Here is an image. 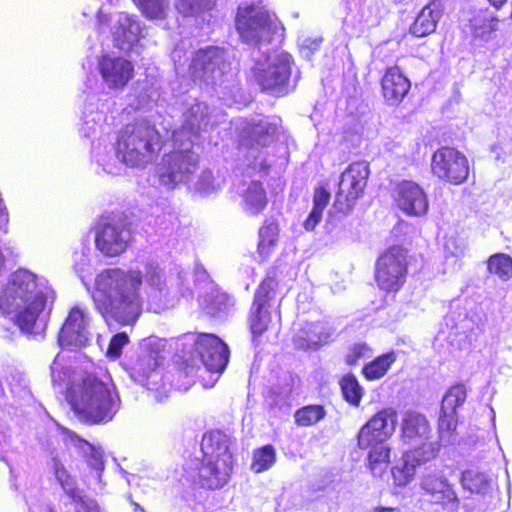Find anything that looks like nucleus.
<instances>
[{
  "mask_svg": "<svg viewBox=\"0 0 512 512\" xmlns=\"http://www.w3.org/2000/svg\"><path fill=\"white\" fill-rule=\"evenodd\" d=\"M143 276L137 270L107 269L96 278L93 301L107 325H133L142 311L139 290Z\"/></svg>",
  "mask_w": 512,
  "mask_h": 512,
  "instance_id": "nucleus-1",
  "label": "nucleus"
},
{
  "mask_svg": "<svg viewBox=\"0 0 512 512\" xmlns=\"http://www.w3.org/2000/svg\"><path fill=\"white\" fill-rule=\"evenodd\" d=\"M52 291L45 280L38 279L28 270H18L0 296V309L3 313L15 314L16 324L26 333H39L45 323L40 318Z\"/></svg>",
  "mask_w": 512,
  "mask_h": 512,
  "instance_id": "nucleus-2",
  "label": "nucleus"
},
{
  "mask_svg": "<svg viewBox=\"0 0 512 512\" xmlns=\"http://www.w3.org/2000/svg\"><path fill=\"white\" fill-rule=\"evenodd\" d=\"M68 403L79 421L90 424L110 422L121 406V399L109 377L88 374L68 391Z\"/></svg>",
  "mask_w": 512,
  "mask_h": 512,
  "instance_id": "nucleus-3",
  "label": "nucleus"
},
{
  "mask_svg": "<svg viewBox=\"0 0 512 512\" xmlns=\"http://www.w3.org/2000/svg\"><path fill=\"white\" fill-rule=\"evenodd\" d=\"M161 149L160 134L148 121L127 125L116 143V156L127 166L142 167L152 162Z\"/></svg>",
  "mask_w": 512,
  "mask_h": 512,
  "instance_id": "nucleus-4",
  "label": "nucleus"
},
{
  "mask_svg": "<svg viewBox=\"0 0 512 512\" xmlns=\"http://www.w3.org/2000/svg\"><path fill=\"white\" fill-rule=\"evenodd\" d=\"M203 458L199 467L201 484L209 489L224 486L231 475L233 456L229 451V439L221 431L206 433L201 442Z\"/></svg>",
  "mask_w": 512,
  "mask_h": 512,
  "instance_id": "nucleus-5",
  "label": "nucleus"
},
{
  "mask_svg": "<svg viewBox=\"0 0 512 512\" xmlns=\"http://www.w3.org/2000/svg\"><path fill=\"white\" fill-rule=\"evenodd\" d=\"M291 69V55L287 52H274L255 57L252 73L263 91L279 97L288 94L294 88L290 81Z\"/></svg>",
  "mask_w": 512,
  "mask_h": 512,
  "instance_id": "nucleus-6",
  "label": "nucleus"
},
{
  "mask_svg": "<svg viewBox=\"0 0 512 512\" xmlns=\"http://www.w3.org/2000/svg\"><path fill=\"white\" fill-rule=\"evenodd\" d=\"M174 143V150L165 154L157 165V176L161 185L174 189L187 183L199 166V155L193 150L195 144L181 140Z\"/></svg>",
  "mask_w": 512,
  "mask_h": 512,
  "instance_id": "nucleus-7",
  "label": "nucleus"
},
{
  "mask_svg": "<svg viewBox=\"0 0 512 512\" xmlns=\"http://www.w3.org/2000/svg\"><path fill=\"white\" fill-rule=\"evenodd\" d=\"M236 29L246 43L268 44L279 31V23L261 4L243 3L238 7Z\"/></svg>",
  "mask_w": 512,
  "mask_h": 512,
  "instance_id": "nucleus-8",
  "label": "nucleus"
},
{
  "mask_svg": "<svg viewBox=\"0 0 512 512\" xmlns=\"http://www.w3.org/2000/svg\"><path fill=\"white\" fill-rule=\"evenodd\" d=\"M230 64L226 60V53L218 47H208L197 51L189 66V73L193 80L207 86L222 87L227 78V69Z\"/></svg>",
  "mask_w": 512,
  "mask_h": 512,
  "instance_id": "nucleus-9",
  "label": "nucleus"
},
{
  "mask_svg": "<svg viewBox=\"0 0 512 512\" xmlns=\"http://www.w3.org/2000/svg\"><path fill=\"white\" fill-rule=\"evenodd\" d=\"M369 174V164L365 161L354 162L342 172L334 203L340 212L348 213L363 196Z\"/></svg>",
  "mask_w": 512,
  "mask_h": 512,
  "instance_id": "nucleus-10",
  "label": "nucleus"
},
{
  "mask_svg": "<svg viewBox=\"0 0 512 512\" xmlns=\"http://www.w3.org/2000/svg\"><path fill=\"white\" fill-rule=\"evenodd\" d=\"M131 240V231L125 219L109 216L102 219L95 233V246L103 255L115 257L122 254Z\"/></svg>",
  "mask_w": 512,
  "mask_h": 512,
  "instance_id": "nucleus-11",
  "label": "nucleus"
},
{
  "mask_svg": "<svg viewBox=\"0 0 512 512\" xmlns=\"http://www.w3.org/2000/svg\"><path fill=\"white\" fill-rule=\"evenodd\" d=\"M407 275V253L394 246L385 251L377 260L375 278L380 289L387 292L398 291Z\"/></svg>",
  "mask_w": 512,
  "mask_h": 512,
  "instance_id": "nucleus-12",
  "label": "nucleus"
},
{
  "mask_svg": "<svg viewBox=\"0 0 512 512\" xmlns=\"http://www.w3.org/2000/svg\"><path fill=\"white\" fill-rule=\"evenodd\" d=\"M431 169L436 177L453 185L464 183L469 175L466 156L451 147H442L434 152Z\"/></svg>",
  "mask_w": 512,
  "mask_h": 512,
  "instance_id": "nucleus-13",
  "label": "nucleus"
},
{
  "mask_svg": "<svg viewBox=\"0 0 512 512\" xmlns=\"http://www.w3.org/2000/svg\"><path fill=\"white\" fill-rule=\"evenodd\" d=\"M276 282L273 278H266L261 282L255 292L254 300L248 314V324L253 339L262 335L271 322V300L275 297Z\"/></svg>",
  "mask_w": 512,
  "mask_h": 512,
  "instance_id": "nucleus-14",
  "label": "nucleus"
},
{
  "mask_svg": "<svg viewBox=\"0 0 512 512\" xmlns=\"http://www.w3.org/2000/svg\"><path fill=\"white\" fill-rule=\"evenodd\" d=\"M91 317L89 311L76 305L70 311L59 332L58 342L62 347H83L91 339Z\"/></svg>",
  "mask_w": 512,
  "mask_h": 512,
  "instance_id": "nucleus-15",
  "label": "nucleus"
},
{
  "mask_svg": "<svg viewBox=\"0 0 512 512\" xmlns=\"http://www.w3.org/2000/svg\"><path fill=\"white\" fill-rule=\"evenodd\" d=\"M397 412L386 408L376 413L358 433V446L367 449L374 444H382L389 439L396 429Z\"/></svg>",
  "mask_w": 512,
  "mask_h": 512,
  "instance_id": "nucleus-16",
  "label": "nucleus"
},
{
  "mask_svg": "<svg viewBox=\"0 0 512 512\" xmlns=\"http://www.w3.org/2000/svg\"><path fill=\"white\" fill-rule=\"evenodd\" d=\"M38 444L41 450L47 456V466L57 482L62 488L71 492V479L69 471L66 469L60 448V433L58 430L42 431L37 436Z\"/></svg>",
  "mask_w": 512,
  "mask_h": 512,
  "instance_id": "nucleus-17",
  "label": "nucleus"
},
{
  "mask_svg": "<svg viewBox=\"0 0 512 512\" xmlns=\"http://www.w3.org/2000/svg\"><path fill=\"white\" fill-rule=\"evenodd\" d=\"M194 349L208 371L223 372L228 363L229 350L219 337L214 334L200 333L194 340Z\"/></svg>",
  "mask_w": 512,
  "mask_h": 512,
  "instance_id": "nucleus-18",
  "label": "nucleus"
},
{
  "mask_svg": "<svg viewBox=\"0 0 512 512\" xmlns=\"http://www.w3.org/2000/svg\"><path fill=\"white\" fill-rule=\"evenodd\" d=\"M210 124V110L206 103L195 101L189 104L182 116L181 127L172 133V141L177 143L181 140L195 144L201 131Z\"/></svg>",
  "mask_w": 512,
  "mask_h": 512,
  "instance_id": "nucleus-19",
  "label": "nucleus"
},
{
  "mask_svg": "<svg viewBox=\"0 0 512 512\" xmlns=\"http://www.w3.org/2000/svg\"><path fill=\"white\" fill-rule=\"evenodd\" d=\"M97 68L103 83L111 90H122L134 75L132 62L113 54L101 56Z\"/></svg>",
  "mask_w": 512,
  "mask_h": 512,
  "instance_id": "nucleus-20",
  "label": "nucleus"
},
{
  "mask_svg": "<svg viewBox=\"0 0 512 512\" xmlns=\"http://www.w3.org/2000/svg\"><path fill=\"white\" fill-rule=\"evenodd\" d=\"M420 487L425 495L429 496L431 503L440 505L447 512H456L459 507V499L447 478L436 472H430L422 476Z\"/></svg>",
  "mask_w": 512,
  "mask_h": 512,
  "instance_id": "nucleus-21",
  "label": "nucleus"
},
{
  "mask_svg": "<svg viewBox=\"0 0 512 512\" xmlns=\"http://www.w3.org/2000/svg\"><path fill=\"white\" fill-rule=\"evenodd\" d=\"M145 280L149 286L147 299L150 310L160 313L174 305L175 295L168 286L163 270L158 265H146Z\"/></svg>",
  "mask_w": 512,
  "mask_h": 512,
  "instance_id": "nucleus-22",
  "label": "nucleus"
},
{
  "mask_svg": "<svg viewBox=\"0 0 512 512\" xmlns=\"http://www.w3.org/2000/svg\"><path fill=\"white\" fill-rule=\"evenodd\" d=\"M395 201L399 209L409 216H424L429 209L427 194L412 181H402L397 185Z\"/></svg>",
  "mask_w": 512,
  "mask_h": 512,
  "instance_id": "nucleus-23",
  "label": "nucleus"
},
{
  "mask_svg": "<svg viewBox=\"0 0 512 512\" xmlns=\"http://www.w3.org/2000/svg\"><path fill=\"white\" fill-rule=\"evenodd\" d=\"M281 120L277 117L253 118L241 129V137L246 145L265 147L272 143L279 133Z\"/></svg>",
  "mask_w": 512,
  "mask_h": 512,
  "instance_id": "nucleus-24",
  "label": "nucleus"
},
{
  "mask_svg": "<svg viewBox=\"0 0 512 512\" xmlns=\"http://www.w3.org/2000/svg\"><path fill=\"white\" fill-rule=\"evenodd\" d=\"M143 26L134 16L119 13L111 28L114 45L123 51H129L142 36Z\"/></svg>",
  "mask_w": 512,
  "mask_h": 512,
  "instance_id": "nucleus-25",
  "label": "nucleus"
},
{
  "mask_svg": "<svg viewBox=\"0 0 512 512\" xmlns=\"http://www.w3.org/2000/svg\"><path fill=\"white\" fill-rule=\"evenodd\" d=\"M401 438L406 445H417L432 438V429L425 415L409 410L401 423Z\"/></svg>",
  "mask_w": 512,
  "mask_h": 512,
  "instance_id": "nucleus-26",
  "label": "nucleus"
},
{
  "mask_svg": "<svg viewBox=\"0 0 512 512\" xmlns=\"http://www.w3.org/2000/svg\"><path fill=\"white\" fill-rule=\"evenodd\" d=\"M461 484L465 490L483 496L487 505L495 504V500L498 499L495 481L483 472L476 470L464 471L461 476Z\"/></svg>",
  "mask_w": 512,
  "mask_h": 512,
  "instance_id": "nucleus-27",
  "label": "nucleus"
},
{
  "mask_svg": "<svg viewBox=\"0 0 512 512\" xmlns=\"http://www.w3.org/2000/svg\"><path fill=\"white\" fill-rule=\"evenodd\" d=\"M410 89V81L398 67L389 68L382 78V91L390 105L399 104Z\"/></svg>",
  "mask_w": 512,
  "mask_h": 512,
  "instance_id": "nucleus-28",
  "label": "nucleus"
},
{
  "mask_svg": "<svg viewBox=\"0 0 512 512\" xmlns=\"http://www.w3.org/2000/svg\"><path fill=\"white\" fill-rule=\"evenodd\" d=\"M160 363L158 352L141 349L137 357L129 366L131 378L141 385H148L151 377L157 374L156 370Z\"/></svg>",
  "mask_w": 512,
  "mask_h": 512,
  "instance_id": "nucleus-29",
  "label": "nucleus"
},
{
  "mask_svg": "<svg viewBox=\"0 0 512 512\" xmlns=\"http://www.w3.org/2000/svg\"><path fill=\"white\" fill-rule=\"evenodd\" d=\"M442 16L440 3L432 1L417 15L410 27V33L416 37H425L433 33Z\"/></svg>",
  "mask_w": 512,
  "mask_h": 512,
  "instance_id": "nucleus-30",
  "label": "nucleus"
},
{
  "mask_svg": "<svg viewBox=\"0 0 512 512\" xmlns=\"http://www.w3.org/2000/svg\"><path fill=\"white\" fill-rule=\"evenodd\" d=\"M330 337V332H324L323 324L316 322L307 324L299 330L293 337V343L298 349H316L322 343L327 342Z\"/></svg>",
  "mask_w": 512,
  "mask_h": 512,
  "instance_id": "nucleus-31",
  "label": "nucleus"
},
{
  "mask_svg": "<svg viewBox=\"0 0 512 512\" xmlns=\"http://www.w3.org/2000/svg\"><path fill=\"white\" fill-rule=\"evenodd\" d=\"M267 205V195L259 181H251L242 194V207L251 214L257 215Z\"/></svg>",
  "mask_w": 512,
  "mask_h": 512,
  "instance_id": "nucleus-32",
  "label": "nucleus"
},
{
  "mask_svg": "<svg viewBox=\"0 0 512 512\" xmlns=\"http://www.w3.org/2000/svg\"><path fill=\"white\" fill-rule=\"evenodd\" d=\"M412 449L406 451L407 459L421 465L437 457L440 452V443L438 441L424 440L417 445H408Z\"/></svg>",
  "mask_w": 512,
  "mask_h": 512,
  "instance_id": "nucleus-33",
  "label": "nucleus"
},
{
  "mask_svg": "<svg viewBox=\"0 0 512 512\" xmlns=\"http://www.w3.org/2000/svg\"><path fill=\"white\" fill-rule=\"evenodd\" d=\"M330 201V193L320 187L317 188L313 196V208L307 219L304 221V228L307 231H312L320 223L323 215V211Z\"/></svg>",
  "mask_w": 512,
  "mask_h": 512,
  "instance_id": "nucleus-34",
  "label": "nucleus"
},
{
  "mask_svg": "<svg viewBox=\"0 0 512 512\" xmlns=\"http://www.w3.org/2000/svg\"><path fill=\"white\" fill-rule=\"evenodd\" d=\"M499 19L496 14L489 9L479 10L471 19V27L476 36L483 37L498 29Z\"/></svg>",
  "mask_w": 512,
  "mask_h": 512,
  "instance_id": "nucleus-35",
  "label": "nucleus"
},
{
  "mask_svg": "<svg viewBox=\"0 0 512 512\" xmlns=\"http://www.w3.org/2000/svg\"><path fill=\"white\" fill-rule=\"evenodd\" d=\"M278 225L274 222H265L259 230V255L266 259L268 258L276 246L278 240Z\"/></svg>",
  "mask_w": 512,
  "mask_h": 512,
  "instance_id": "nucleus-36",
  "label": "nucleus"
},
{
  "mask_svg": "<svg viewBox=\"0 0 512 512\" xmlns=\"http://www.w3.org/2000/svg\"><path fill=\"white\" fill-rule=\"evenodd\" d=\"M71 492L66 488H62L73 505L74 512H100L97 502L83 494L76 486L75 480L71 479Z\"/></svg>",
  "mask_w": 512,
  "mask_h": 512,
  "instance_id": "nucleus-37",
  "label": "nucleus"
},
{
  "mask_svg": "<svg viewBox=\"0 0 512 512\" xmlns=\"http://www.w3.org/2000/svg\"><path fill=\"white\" fill-rule=\"evenodd\" d=\"M368 465L374 476H381L388 467L390 449L382 444H374L370 447Z\"/></svg>",
  "mask_w": 512,
  "mask_h": 512,
  "instance_id": "nucleus-38",
  "label": "nucleus"
},
{
  "mask_svg": "<svg viewBox=\"0 0 512 512\" xmlns=\"http://www.w3.org/2000/svg\"><path fill=\"white\" fill-rule=\"evenodd\" d=\"M395 360L396 355L394 352L383 354L377 357L374 361L365 365L363 373L369 380L379 379L387 373Z\"/></svg>",
  "mask_w": 512,
  "mask_h": 512,
  "instance_id": "nucleus-39",
  "label": "nucleus"
},
{
  "mask_svg": "<svg viewBox=\"0 0 512 512\" xmlns=\"http://www.w3.org/2000/svg\"><path fill=\"white\" fill-rule=\"evenodd\" d=\"M75 446L85 455L88 465L98 473L104 469L103 452L79 437H72Z\"/></svg>",
  "mask_w": 512,
  "mask_h": 512,
  "instance_id": "nucleus-40",
  "label": "nucleus"
},
{
  "mask_svg": "<svg viewBox=\"0 0 512 512\" xmlns=\"http://www.w3.org/2000/svg\"><path fill=\"white\" fill-rule=\"evenodd\" d=\"M467 391L464 385L452 386L444 395L441 412L456 414V409L463 405L466 400Z\"/></svg>",
  "mask_w": 512,
  "mask_h": 512,
  "instance_id": "nucleus-41",
  "label": "nucleus"
},
{
  "mask_svg": "<svg viewBox=\"0 0 512 512\" xmlns=\"http://www.w3.org/2000/svg\"><path fill=\"white\" fill-rule=\"evenodd\" d=\"M487 268L490 273L508 280L512 277V258L506 254H494L489 257Z\"/></svg>",
  "mask_w": 512,
  "mask_h": 512,
  "instance_id": "nucleus-42",
  "label": "nucleus"
},
{
  "mask_svg": "<svg viewBox=\"0 0 512 512\" xmlns=\"http://www.w3.org/2000/svg\"><path fill=\"white\" fill-rule=\"evenodd\" d=\"M418 464L414 463L413 460L407 459V454L404 453L402 457V463L399 466H395L392 469V475L394 483L397 486H406L414 478L416 467Z\"/></svg>",
  "mask_w": 512,
  "mask_h": 512,
  "instance_id": "nucleus-43",
  "label": "nucleus"
},
{
  "mask_svg": "<svg viewBox=\"0 0 512 512\" xmlns=\"http://www.w3.org/2000/svg\"><path fill=\"white\" fill-rule=\"evenodd\" d=\"M325 416V410L321 405H309L298 409L294 415L295 422L299 426H311L318 423Z\"/></svg>",
  "mask_w": 512,
  "mask_h": 512,
  "instance_id": "nucleus-44",
  "label": "nucleus"
},
{
  "mask_svg": "<svg viewBox=\"0 0 512 512\" xmlns=\"http://www.w3.org/2000/svg\"><path fill=\"white\" fill-rule=\"evenodd\" d=\"M340 385L344 399L351 405L358 406L363 395V390L357 379L353 375H346L342 378Z\"/></svg>",
  "mask_w": 512,
  "mask_h": 512,
  "instance_id": "nucleus-45",
  "label": "nucleus"
},
{
  "mask_svg": "<svg viewBox=\"0 0 512 512\" xmlns=\"http://www.w3.org/2000/svg\"><path fill=\"white\" fill-rule=\"evenodd\" d=\"M276 453L271 445L264 446L254 452L252 470L261 473L268 470L275 463Z\"/></svg>",
  "mask_w": 512,
  "mask_h": 512,
  "instance_id": "nucleus-46",
  "label": "nucleus"
},
{
  "mask_svg": "<svg viewBox=\"0 0 512 512\" xmlns=\"http://www.w3.org/2000/svg\"><path fill=\"white\" fill-rule=\"evenodd\" d=\"M150 19H160L169 10V0H133Z\"/></svg>",
  "mask_w": 512,
  "mask_h": 512,
  "instance_id": "nucleus-47",
  "label": "nucleus"
},
{
  "mask_svg": "<svg viewBox=\"0 0 512 512\" xmlns=\"http://www.w3.org/2000/svg\"><path fill=\"white\" fill-rule=\"evenodd\" d=\"M214 4V0H176L175 7L182 15H196L208 10Z\"/></svg>",
  "mask_w": 512,
  "mask_h": 512,
  "instance_id": "nucleus-48",
  "label": "nucleus"
},
{
  "mask_svg": "<svg viewBox=\"0 0 512 512\" xmlns=\"http://www.w3.org/2000/svg\"><path fill=\"white\" fill-rule=\"evenodd\" d=\"M230 306L231 298L225 294L217 293L209 299L205 310L211 316L220 317L229 311Z\"/></svg>",
  "mask_w": 512,
  "mask_h": 512,
  "instance_id": "nucleus-49",
  "label": "nucleus"
},
{
  "mask_svg": "<svg viewBox=\"0 0 512 512\" xmlns=\"http://www.w3.org/2000/svg\"><path fill=\"white\" fill-rule=\"evenodd\" d=\"M456 426V414L445 413L440 411V416L438 420V432L440 441L449 443L450 437L452 436V432L455 430Z\"/></svg>",
  "mask_w": 512,
  "mask_h": 512,
  "instance_id": "nucleus-50",
  "label": "nucleus"
},
{
  "mask_svg": "<svg viewBox=\"0 0 512 512\" xmlns=\"http://www.w3.org/2000/svg\"><path fill=\"white\" fill-rule=\"evenodd\" d=\"M247 160L249 161L248 169L257 172H266L270 167V163L264 156V152L258 148L251 147L247 153Z\"/></svg>",
  "mask_w": 512,
  "mask_h": 512,
  "instance_id": "nucleus-51",
  "label": "nucleus"
},
{
  "mask_svg": "<svg viewBox=\"0 0 512 512\" xmlns=\"http://www.w3.org/2000/svg\"><path fill=\"white\" fill-rule=\"evenodd\" d=\"M218 189L219 184L215 183L212 172L210 170H204L196 182V190L203 195H208Z\"/></svg>",
  "mask_w": 512,
  "mask_h": 512,
  "instance_id": "nucleus-52",
  "label": "nucleus"
},
{
  "mask_svg": "<svg viewBox=\"0 0 512 512\" xmlns=\"http://www.w3.org/2000/svg\"><path fill=\"white\" fill-rule=\"evenodd\" d=\"M128 341L129 338L125 332L114 335L108 345L107 355L111 358L119 357L121 355L123 346H125Z\"/></svg>",
  "mask_w": 512,
  "mask_h": 512,
  "instance_id": "nucleus-53",
  "label": "nucleus"
},
{
  "mask_svg": "<svg viewBox=\"0 0 512 512\" xmlns=\"http://www.w3.org/2000/svg\"><path fill=\"white\" fill-rule=\"evenodd\" d=\"M322 41L323 39L320 36L302 37L299 39V46L305 57H309L311 53L320 48Z\"/></svg>",
  "mask_w": 512,
  "mask_h": 512,
  "instance_id": "nucleus-54",
  "label": "nucleus"
},
{
  "mask_svg": "<svg viewBox=\"0 0 512 512\" xmlns=\"http://www.w3.org/2000/svg\"><path fill=\"white\" fill-rule=\"evenodd\" d=\"M370 348L367 344H355L346 356V360L348 364H355L359 359L365 357L369 354Z\"/></svg>",
  "mask_w": 512,
  "mask_h": 512,
  "instance_id": "nucleus-55",
  "label": "nucleus"
},
{
  "mask_svg": "<svg viewBox=\"0 0 512 512\" xmlns=\"http://www.w3.org/2000/svg\"><path fill=\"white\" fill-rule=\"evenodd\" d=\"M96 1H97V3H95V5L92 8L83 11V15L89 16L92 14H96L98 25H99V27H101L102 25L107 23L108 15L106 13H104L102 5H100V3L102 4V0H96ZM107 1L112 2V0H107Z\"/></svg>",
  "mask_w": 512,
  "mask_h": 512,
  "instance_id": "nucleus-56",
  "label": "nucleus"
},
{
  "mask_svg": "<svg viewBox=\"0 0 512 512\" xmlns=\"http://www.w3.org/2000/svg\"><path fill=\"white\" fill-rule=\"evenodd\" d=\"M371 512H401L399 508H392V507H376Z\"/></svg>",
  "mask_w": 512,
  "mask_h": 512,
  "instance_id": "nucleus-57",
  "label": "nucleus"
},
{
  "mask_svg": "<svg viewBox=\"0 0 512 512\" xmlns=\"http://www.w3.org/2000/svg\"><path fill=\"white\" fill-rule=\"evenodd\" d=\"M227 75H228V76H227V78H224V79H225V82H224V84H223V85H222V87H221V88H223V89L229 88V87H230V85H229L228 83H233V82H234V80L232 79V75H231V74H229V72H228V71H227ZM231 87H234V84H231Z\"/></svg>",
  "mask_w": 512,
  "mask_h": 512,
  "instance_id": "nucleus-58",
  "label": "nucleus"
},
{
  "mask_svg": "<svg viewBox=\"0 0 512 512\" xmlns=\"http://www.w3.org/2000/svg\"><path fill=\"white\" fill-rule=\"evenodd\" d=\"M492 6H494L496 9H500L507 0H488Z\"/></svg>",
  "mask_w": 512,
  "mask_h": 512,
  "instance_id": "nucleus-59",
  "label": "nucleus"
},
{
  "mask_svg": "<svg viewBox=\"0 0 512 512\" xmlns=\"http://www.w3.org/2000/svg\"><path fill=\"white\" fill-rule=\"evenodd\" d=\"M6 438V430L3 426L0 425V446H2L3 442H5Z\"/></svg>",
  "mask_w": 512,
  "mask_h": 512,
  "instance_id": "nucleus-60",
  "label": "nucleus"
},
{
  "mask_svg": "<svg viewBox=\"0 0 512 512\" xmlns=\"http://www.w3.org/2000/svg\"><path fill=\"white\" fill-rule=\"evenodd\" d=\"M196 274H197L198 277L203 278L205 276L206 272H205V270L202 267L197 266Z\"/></svg>",
  "mask_w": 512,
  "mask_h": 512,
  "instance_id": "nucleus-61",
  "label": "nucleus"
},
{
  "mask_svg": "<svg viewBox=\"0 0 512 512\" xmlns=\"http://www.w3.org/2000/svg\"><path fill=\"white\" fill-rule=\"evenodd\" d=\"M55 370H56V359L54 360L53 364L51 365V376L53 381H55Z\"/></svg>",
  "mask_w": 512,
  "mask_h": 512,
  "instance_id": "nucleus-62",
  "label": "nucleus"
},
{
  "mask_svg": "<svg viewBox=\"0 0 512 512\" xmlns=\"http://www.w3.org/2000/svg\"><path fill=\"white\" fill-rule=\"evenodd\" d=\"M86 128H83L84 130V133H85V136H89L90 135V130H92V127L88 126L89 122L87 121L86 123Z\"/></svg>",
  "mask_w": 512,
  "mask_h": 512,
  "instance_id": "nucleus-63",
  "label": "nucleus"
},
{
  "mask_svg": "<svg viewBox=\"0 0 512 512\" xmlns=\"http://www.w3.org/2000/svg\"><path fill=\"white\" fill-rule=\"evenodd\" d=\"M135 509L134 512H145L142 507H140L138 504H134Z\"/></svg>",
  "mask_w": 512,
  "mask_h": 512,
  "instance_id": "nucleus-64",
  "label": "nucleus"
}]
</instances>
